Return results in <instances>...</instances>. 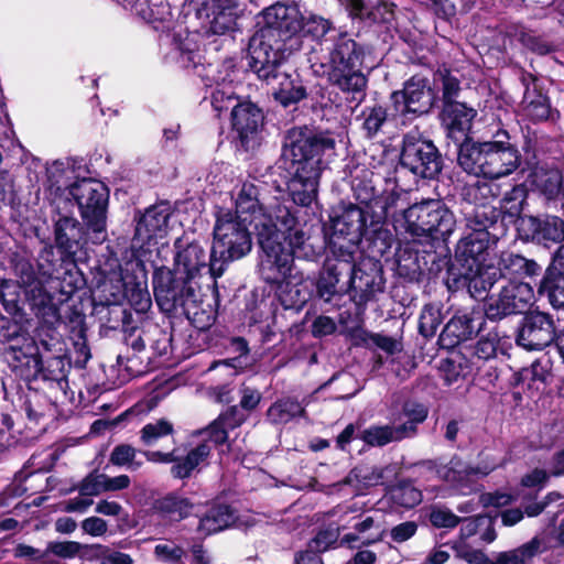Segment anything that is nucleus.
I'll return each mask as SVG.
<instances>
[{
    "instance_id": "20",
    "label": "nucleus",
    "mask_w": 564,
    "mask_h": 564,
    "mask_svg": "<svg viewBox=\"0 0 564 564\" xmlns=\"http://www.w3.org/2000/svg\"><path fill=\"white\" fill-rule=\"evenodd\" d=\"M348 278L350 289L358 304H366L376 294L381 293L384 288L381 265L372 259L364 260L357 265L355 261L351 262V271Z\"/></svg>"
},
{
    "instance_id": "14",
    "label": "nucleus",
    "mask_w": 564,
    "mask_h": 564,
    "mask_svg": "<svg viewBox=\"0 0 564 564\" xmlns=\"http://www.w3.org/2000/svg\"><path fill=\"white\" fill-rule=\"evenodd\" d=\"M175 249V269L173 272L195 284L203 275L209 274L216 281L225 272L224 260L214 257L213 250L208 254L205 248L197 241L184 243L183 240H177Z\"/></svg>"
},
{
    "instance_id": "2",
    "label": "nucleus",
    "mask_w": 564,
    "mask_h": 564,
    "mask_svg": "<svg viewBox=\"0 0 564 564\" xmlns=\"http://www.w3.org/2000/svg\"><path fill=\"white\" fill-rule=\"evenodd\" d=\"M9 268L17 280L0 279V302L12 316H21L24 305L46 324L59 321V304L67 301L74 288L61 286L58 279L36 274L32 262L19 253L9 259Z\"/></svg>"
},
{
    "instance_id": "56",
    "label": "nucleus",
    "mask_w": 564,
    "mask_h": 564,
    "mask_svg": "<svg viewBox=\"0 0 564 564\" xmlns=\"http://www.w3.org/2000/svg\"><path fill=\"white\" fill-rule=\"evenodd\" d=\"M527 198L524 186L517 185L507 192L501 199L500 208L509 218H518L519 220Z\"/></svg>"
},
{
    "instance_id": "60",
    "label": "nucleus",
    "mask_w": 564,
    "mask_h": 564,
    "mask_svg": "<svg viewBox=\"0 0 564 564\" xmlns=\"http://www.w3.org/2000/svg\"><path fill=\"white\" fill-rule=\"evenodd\" d=\"M453 550L458 558L468 564H492V561L480 550L468 544V540L458 538L453 544Z\"/></svg>"
},
{
    "instance_id": "32",
    "label": "nucleus",
    "mask_w": 564,
    "mask_h": 564,
    "mask_svg": "<svg viewBox=\"0 0 564 564\" xmlns=\"http://www.w3.org/2000/svg\"><path fill=\"white\" fill-rule=\"evenodd\" d=\"M519 230L538 242H560L564 239V221L556 216L538 218L525 216L520 219Z\"/></svg>"
},
{
    "instance_id": "23",
    "label": "nucleus",
    "mask_w": 564,
    "mask_h": 564,
    "mask_svg": "<svg viewBox=\"0 0 564 564\" xmlns=\"http://www.w3.org/2000/svg\"><path fill=\"white\" fill-rule=\"evenodd\" d=\"M205 70L204 76L209 80L206 85L212 88L210 105L217 116H220L224 110L234 107V102L237 100L236 72L231 64H223L219 69L208 65Z\"/></svg>"
},
{
    "instance_id": "10",
    "label": "nucleus",
    "mask_w": 564,
    "mask_h": 564,
    "mask_svg": "<svg viewBox=\"0 0 564 564\" xmlns=\"http://www.w3.org/2000/svg\"><path fill=\"white\" fill-rule=\"evenodd\" d=\"M454 214L440 199L413 204L403 212V227L413 239H446L455 228Z\"/></svg>"
},
{
    "instance_id": "50",
    "label": "nucleus",
    "mask_w": 564,
    "mask_h": 564,
    "mask_svg": "<svg viewBox=\"0 0 564 564\" xmlns=\"http://www.w3.org/2000/svg\"><path fill=\"white\" fill-rule=\"evenodd\" d=\"M370 446H384L391 442L404 440L397 426L392 425H372L364 430L359 436Z\"/></svg>"
},
{
    "instance_id": "17",
    "label": "nucleus",
    "mask_w": 564,
    "mask_h": 564,
    "mask_svg": "<svg viewBox=\"0 0 564 564\" xmlns=\"http://www.w3.org/2000/svg\"><path fill=\"white\" fill-rule=\"evenodd\" d=\"M534 300L533 288L525 282L510 281L499 293L490 295L484 306L488 319L499 321L525 312Z\"/></svg>"
},
{
    "instance_id": "7",
    "label": "nucleus",
    "mask_w": 564,
    "mask_h": 564,
    "mask_svg": "<svg viewBox=\"0 0 564 564\" xmlns=\"http://www.w3.org/2000/svg\"><path fill=\"white\" fill-rule=\"evenodd\" d=\"M384 224L378 227L370 225V214L361 206L349 204L341 213L333 219V236L329 248L332 253L339 252V249L351 251L355 257L358 243L364 236H369L375 245L380 241L378 253L383 256L393 242L392 234L383 228Z\"/></svg>"
},
{
    "instance_id": "3",
    "label": "nucleus",
    "mask_w": 564,
    "mask_h": 564,
    "mask_svg": "<svg viewBox=\"0 0 564 564\" xmlns=\"http://www.w3.org/2000/svg\"><path fill=\"white\" fill-rule=\"evenodd\" d=\"M335 155L336 140L328 132L306 127L288 132L283 158L290 174L288 191L294 204L306 207L316 199L322 172Z\"/></svg>"
},
{
    "instance_id": "15",
    "label": "nucleus",
    "mask_w": 564,
    "mask_h": 564,
    "mask_svg": "<svg viewBox=\"0 0 564 564\" xmlns=\"http://www.w3.org/2000/svg\"><path fill=\"white\" fill-rule=\"evenodd\" d=\"M194 282L166 269L159 268L153 274V289L156 304L161 311L173 313L178 308L184 312L187 306L196 303V288Z\"/></svg>"
},
{
    "instance_id": "21",
    "label": "nucleus",
    "mask_w": 564,
    "mask_h": 564,
    "mask_svg": "<svg viewBox=\"0 0 564 564\" xmlns=\"http://www.w3.org/2000/svg\"><path fill=\"white\" fill-rule=\"evenodd\" d=\"M171 215V206L165 202L147 208L137 221L132 247L143 250L148 246L149 249L153 241L163 238L167 234Z\"/></svg>"
},
{
    "instance_id": "40",
    "label": "nucleus",
    "mask_w": 564,
    "mask_h": 564,
    "mask_svg": "<svg viewBox=\"0 0 564 564\" xmlns=\"http://www.w3.org/2000/svg\"><path fill=\"white\" fill-rule=\"evenodd\" d=\"M459 538L469 540L474 538L475 542L491 543L496 540L495 519L488 514H480L474 518L462 519Z\"/></svg>"
},
{
    "instance_id": "57",
    "label": "nucleus",
    "mask_w": 564,
    "mask_h": 564,
    "mask_svg": "<svg viewBox=\"0 0 564 564\" xmlns=\"http://www.w3.org/2000/svg\"><path fill=\"white\" fill-rule=\"evenodd\" d=\"M174 433L173 424L165 419L145 424L140 431V440L147 446L155 445L161 438Z\"/></svg>"
},
{
    "instance_id": "13",
    "label": "nucleus",
    "mask_w": 564,
    "mask_h": 564,
    "mask_svg": "<svg viewBox=\"0 0 564 564\" xmlns=\"http://www.w3.org/2000/svg\"><path fill=\"white\" fill-rule=\"evenodd\" d=\"M286 55L270 56L268 63L257 64L254 59L249 61V66L258 78L272 85L274 99L283 107L296 105L306 98V88L297 75L293 76L283 69Z\"/></svg>"
},
{
    "instance_id": "26",
    "label": "nucleus",
    "mask_w": 564,
    "mask_h": 564,
    "mask_svg": "<svg viewBox=\"0 0 564 564\" xmlns=\"http://www.w3.org/2000/svg\"><path fill=\"white\" fill-rule=\"evenodd\" d=\"M521 84L524 87V94L519 105L520 115L532 122L550 119L552 117L551 102L543 93L538 78L532 74L523 73Z\"/></svg>"
},
{
    "instance_id": "44",
    "label": "nucleus",
    "mask_w": 564,
    "mask_h": 564,
    "mask_svg": "<svg viewBox=\"0 0 564 564\" xmlns=\"http://www.w3.org/2000/svg\"><path fill=\"white\" fill-rule=\"evenodd\" d=\"M480 327V323L477 325ZM476 330L475 318L468 314L454 316L444 327L441 334V340L445 343L449 339L448 345L455 346L459 341L467 340Z\"/></svg>"
},
{
    "instance_id": "8",
    "label": "nucleus",
    "mask_w": 564,
    "mask_h": 564,
    "mask_svg": "<svg viewBox=\"0 0 564 564\" xmlns=\"http://www.w3.org/2000/svg\"><path fill=\"white\" fill-rule=\"evenodd\" d=\"M346 171L350 178L354 197L359 203L358 206L370 214V225L372 227L384 224L390 215H394L401 197L397 185L378 194L372 181L373 172L366 164L350 161L346 165Z\"/></svg>"
},
{
    "instance_id": "22",
    "label": "nucleus",
    "mask_w": 564,
    "mask_h": 564,
    "mask_svg": "<svg viewBox=\"0 0 564 564\" xmlns=\"http://www.w3.org/2000/svg\"><path fill=\"white\" fill-rule=\"evenodd\" d=\"M391 100L400 115L427 112L433 101L429 79L421 75L412 76L402 90L391 95Z\"/></svg>"
},
{
    "instance_id": "27",
    "label": "nucleus",
    "mask_w": 564,
    "mask_h": 564,
    "mask_svg": "<svg viewBox=\"0 0 564 564\" xmlns=\"http://www.w3.org/2000/svg\"><path fill=\"white\" fill-rule=\"evenodd\" d=\"M262 123V111L252 102H239L232 107V130L246 150L253 149L258 144V134Z\"/></svg>"
},
{
    "instance_id": "25",
    "label": "nucleus",
    "mask_w": 564,
    "mask_h": 564,
    "mask_svg": "<svg viewBox=\"0 0 564 564\" xmlns=\"http://www.w3.org/2000/svg\"><path fill=\"white\" fill-rule=\"evenodd\" d=\"M555 336L552 318L542 312H531L522 321L517 335V344L527 350H542Z\"/></svg>"
},
{
    "instance_id": "47",
    "label": "nucleus",
    "mask_w": 564,
    "mask_h": 564,
    "mask_svg": "<svg viewBox=\"0 0 564 564\" xmlns=\"http://www.w3.org/2000/svg\"><path fill=\"white\" fill-rule=\"evenodd\" d=\"M172 48L167 54V57L178 64L181 67L188 68L191 66L196 67L199 59V54L196 50V45L188 37L173 39Z\"/></svg>"
},
{
    "instance_id": "36",
    "label": "nucleus",
    "mask_w": 564,
    "mask_h": 564,
    "mask_svg": "<svg viewBox=\"0 0 564 564\" xmlns=\"http://www.w3.org/2000/svg\"><path fill=\"white\" fill-rule=\"evenodd\" d=\"M489 245V232L481 229L469 232L457 243L456 257L463 261V268L482 263Z\"/></svg>"
},
{
    "instance_id": "19",
    "label": "nucleus",
    "mask_w": 564,
    "mask_h": 564,
    "mask_svg": "<svg viewBox=\"0 0 564 564\" xmlns=\"http://www.w3.org/2000/svg\"><path fill=\"white\" fill-rule=\"evenodd\" d=\"M498 466L497 463H485L473 467L459 458H452L448 464L436 469L437 477L449 484L462 495H469L477 490V479L487 476Z\"/></svg>"
},
{
    "instance_id": "64",
    "label": "nucleus",
    "mask_w": 564,
    "mask_h": 564,
    "mask_svg": "<svg viewBox=\"0 0 564 564\" xmlns=\"http://www.w3.org/2000/svg\"><path fill=\"white\" fill-rule=\"evenodd\" d=\"M498 192V185L478 181L467 188V196L476 205L485 206L490 199L497 197Z\"/></svg>"
},
{
    "instance_id": "61",
    "label": "nucleus",
    "mask_w": 564,
    "mask_h": 564,
    "mask_svg": "<svg viewBox=\"0 0 564 564\" xmlns=\"http://www.w3.org/2000/svg\"><path fill=\"white\" fill-rule=\"evenodd\" d=\"M362 129L368 138L375 137L387 120V111L382 106L367 107L362 111Z\"/></svg>"
},
{
    "instance_id": "1",
    "label": "nucleus",
    "mask_w": 564,
    "mask_h": 564,
    "mask_svg": "<svg viewBox=\"0 0 564 564\" xmlns=\"http://www.w3.org/2000/svg\"><path fill=\"white\" fill-rule=\"evenodd\" d=\"M260 247L258 270L269 284L279 283L296 271L294 260L314 261L319 251L310 242V235L297 216V210L284 205L275 207V221L263 216L256 224Z\"/></svg>"
},
{
    "instance_id": "43",
    "label": "nucleus",
    "mask_w": 564,
    "mask_h": 564,
    "mask_svg": "<svg viewBox=\"0 0 564 564\" xmlns=\"http://www.w3.org/2000/svg\"><path fill=\"white\" fill-rule=\"evenodd\" d=\"M387 469L388 468L361 465L354 468L343 480V484L352 486L356 491H362L366 488L384 484V473Z\"/></svg>"
},
{
    "instance_id": "41",
    "label": "nucleus",
    "mask_w": 564,
    "mask_h": 564,
    "mask_svg": "<svg viewBox=\"0 0 564 564\" xmlns=\"http://www.w3.org/2000/svg\"><path fill=\"white\" fill-rule=\"evenodd\" d=\"M243 421L245 414L238 406H231L203 430V434L212 437L215 443L224 444L228 438L229 430L240 426Z\"/></svg>"
},
{
    "instance_id": "53",
    "label": "nucleus",
    "mask_w": 564,
    "mask_h": 564,
    "mask_svg": "<svg viewBox=\"0 0 564 564\" xmlns=\"http://www.w3.org/2000/svg\"><path fill=\"white\" fill-rule=\"evenodd\" d=\"M442 322V305L438 303L426 304L420 314L419 332L425 338L433 337Z\"/></svg>"
},
{
    "instance_id": "58",
    "label": "nucleus",
    "mask_w": 564,
    "mask_h": 564,
    "mask_svg": "<svg viewBox=\"0 0 564 564\" xmlns=\"http://www.w3.org/2000/svg\"><path fill=\"white\" fill-rule=\"evenodd\" d=\"M499 336L496 332H489L487 335L480 336L473 347V364L477 361H488L496 357L499 345Z\"/></svg>"
},
{
    "instance_id": "51",
    "label": "nucleus",
    "mask_w": 564,
    "mask_h": 564,
    "mask_svg": "<svg viewBox=\"0 0 564 564\" xmlns=\"http://www.w3.org/2000/svg\"><path fill=\"white\" fill-rule=\"evenodd\" d=\"M135 265L139 268L143 281L137 282L133 288L127 290V297L135 312L145 313L152 305L151 296L145 283L147 272L141 259H137Z\"/></svg>"
},
{
    "instance_id": "55",
    "label": "nucleus",
    "mask_w": 564,
    "mask_h": 564,
    "mask_svg": "<svg viewBox=\"0 0 564 564\" xmlns=\"http://www.w3.org/2000/svg\"><path fill=\"white\" fill-rule=\"evenodd\" d=\"M138 451L129 444H119L110 453L109 462L113 466L126 467L128 470L135 471L143 465L142 460L137 459Z\"/></svg>"
},
{
    "instance_id": "52",
    "label": "nucleus",
    "mask_w": 564,
    "mask_h": 564,
    "mask_svg": "<svg viewBox=\"0 0 564 564\" xmlns=\"http://www.w3.org/2000/svg\"><path fill=\"white\" fill-rule=\"evenodd\" d=\"M550 369L549 359H538L519 372V380L522 383L528 382L529 389L540 390L550 376Z\"/></svg>"
},
{
    "instance_id": "11",
    "label": "nucleus",
    "mask_w": 564,
    "mask_h": 564,
    "mask_svg": "<svg viewBox=\"0 0 564 564\" xmlns=\"http://www.w3.org/2000/svg\"><path fill=\"white\" fill-rule=\"evenodd\" d=\"M249 225L245 218H237L230 209H220L216 214L212 250L214 257L224 260L225 269L229 262L241 259L251 251Z\"/></svg>"
},
{
    "instance_id": "54",
    "label": "nucleus",
    "mask_w": 564,
    "mask_h": 564,
    "mask_svg": "<svg viewBox=\"0 0 564 564\" xmlns=\"http://www.w3.org/2000/svg\"><path fill=\"white\" fill-rule=\"evenodd\" d=\"M193 505L188 499L170 495L159 501V509L172 521H181L192 512Z\"/></svg>"
},
{
    "instance_id": "12",
    "label": "nucleus",
    "mask_w": 564,
    "mask_h": 564,
    "mask_svg": "<svg viewBox=\"0 0 564 564\" xmlns=\"http://www.w3.org/2000/svg\"><path fill=\"white\" fill-rule=\"evenodd\" d=\"M69 193L75 199L83 220L94 232V242L105 240L109 192L99 181L84 178L70 186Z\"/></svg>"
},
{
    "instance_id": "16",
    "label": "nucleus",
    "mask_w": 564,
    "mask_h": 564,
    "mask_svg": "<svg viewBox=\"0 0 564 564\" xmlns=\"http://www.w3.org/2000/svg\"><path fill=\"white\" fill-rule=\"evenodd\" d=\"M400 163L421 178H434L442 170V158L437 148L416 130L404 135Z\"/></svg>"
},
{
    "instance_id": "45",
    "label": "nucleus",
    "mask_w": 564,
    "mask_h": 564,
    "mask_svg": "<svg viewBox=\"0 0 564 564\" xmlns=\"http://www.w3.org/2000/svg\"><path fill=\"white\" fill-rule=\"evenodd\" d=\"M539 293L546 296L554 308H564V272L547 269L540 283Z\"/></svg>"
},
{
    "instance_id": "48",
    "label": "nucleus",
    "mask_w": 564,
    "mask_h": 564,
    "mask_svg": "<svg viewBox=\"0 0 564 564\" xmlns=\"http://www.w3.org/2000/svg\"><path fill=\"white\" fill-rule=\"evenodd\" d=\"M427 414L429 410L425 405L416 402H405L403 405V415L408 420L397 426L402 437L408 438L414 436L417 431V425L426 420Z\"/></svg>"
},
{
    "instance_id": "62",
    "label": "nucleus",
    "mask_w": 564,
    "mask_h": 564,
    "mask_svg": "<svg viewBox=\"0 0 564 564\" xmlns=\"http://www.w3.org/2000/svg\"><path fill=\"white\" fill-rule=\"evenodd\" d=\"M231 349L238 352L239 357L214 361L208 369L214 370L219 367H224L229 370V376H235L237 373V369L241 368L240 358L246 356L249 349L247 341L241 337H237L231 340Z\"/></svg>"
},
{
    "instance_id": "59",
    "label": "nucleus",
    "mask_w": 564,
    "mask_h": 564,
    "mask_svg": "<svg viewBox=\"0 0 564 564\" xmlns=\"http://www.w3.org/2000/svg\"><path fill=\"white\" fill-rule=\"evenodd\" d=\"M391 499L395 505L414 508L422 501V492L410 481H403L391 489Z\"/></svg>"
},
{
    "instance_id": "31",
    "label": "nucleus",
    "mask_w": 564,
    "mask_h": 564,
    "mask_svg": "<svg viewBox=\"0 0 564 564\" xmlns=\"http://www.w3.org/2000/svg\"><path fill=\"white\" fill-rule=\"evenodd\" d=\"M202 441L193 446L185 456L177 453V462L171 467V474L174 478L185 479L192 476L193 471L208 464L212 451L220 443H215L212 437L199 432Z\"/></svg>"
},
{
    "instance_id": "9",
    "label": "nucleus",
    "mask_w": 564,
    "mask_h": 564,
    "mask_svg": "<svg viewBox=\"0 0 564 564\" xmlns=\"http://www.w3.org/2000/svg\"><path fill=\"white\" fill-rule=\"evenodd\" d=\"M0 344L4 360L22 379H58L54 371L45 369L35 341L18 325H9L0 332Z\"/></svg>"
},
{
    "instance_id": "38",
    "label": "nucleus",
    "mask_w": 564,
    "mask_h": 564,
    "mask_svg": "<svg viewBox=\"0 0 564 564\" xmlns=\"http://www.w3.org/2000/svg\"><path fill=\"white\" fill-rule=\"evenodd\" d=\"M496 268H499L501 278L532 276L541 270L535 261L509 251L501 252Z\"/></svg>"
},
{
    "instance_id": "5",
    "label": "nucleus",
    "mask_w": 564,
    "mask_h": 564,
    "mask_svg": "<svg viewBox=\"0 0 564 564\" xmlns=\"http://www.w3.org/2000/svg\"><path fill=\"white\" fill-rule=\"evenodd\" d=\"M491 141L463 142L459 145L457 162L474 176L498 180L512 174L520 166L521 155L510 142L507 131H498Z\"/></svg>"
},
{
    "instance_id": "49",
    "label": "nucleus",
    "mask_w": 564,
    "mask_h": 564,
    "mask_svg": "<svg viewBox=\"0 0 564 564\" xmlns=\"http://www.w3.org/2000/svg\"><path fill=\"white\" fill-rule=\"evenodd\" d=\"M532 184L549 199H552L561 192L562 175L557 170L536 169L532 173Z\"/></svg>"
},
{
    "instance_id": "39",
    "label": "nucleus",
    "mask_w": 564,
    "mask_h": 564,
    "mask_svg": "<svg viewBox=\"0 0 564 564\" xmlns=\"http://www.w3.org/2000/svg\"><path fill=\"white\" fill-rule=\"evenodd\" d=\"M236 520L234 510L227 505L213 506L199 519L197 532L203 536L220 532L229 528Z\"/></svg>"
},
{
    "instance_id": "24",
    "label": "nucleus",
    "mask_w": 564,
    "mask_h": 564,
    "mask_svg": "<svg viewBox=\"0 0 564 564\" xmlns=\"http://www.w3.org/2000/svg\"><path fill=\"white\" fill-rule=\"evenodd\" d=\"M242 13L243 8L238 0H205L197 11L198 18L207 20L214 34L235 31Z\"/></svg>"
},
{
    "instance_id": "63",
    "label": "nucleus",
    "mask_w": 564,
    "mask_h": 564,
    "mask_svg": "<svg viewBox=\"0 0 564 564\" xmlns=\"http://www.w3.org/2000/svg\"><path fill=\"white\" fill-rule=\"evenodd\" d=\"M303 28L313 37L321 40V43L325 39H332V36H338L339 33L332 26V23L318 15H311L306 22H303Z\"/></svg>"
},
{
    "instance_id": "42",
    "label": "nucleus",
    "mask_w": 564,
    "mask_h": 564,
    "mask_svg": "<svg viewBox=\"0 0 564 564\" xmlns=\"http://www.w3.org/2000/svg\"><path fill=\"white\" fill-rule=\"evenodd\" d=\"M544 549L543 540L534 536L513 550L500 552L492 564H531L533 558L541 554Z\"/></svg>"
},
{
    "instance_id": "29",
    "label": "nucleus",
    "mask_w": 564,
    "mask_h": 564,
    "mask_svg": "<svg viewBox=\"0 0 564 564\" xmlns=\"http://www.w3.org/2000/svg\"><path fill=\"white\" fill-rule=\"evenodd\" d=\"M231 199L235 204L232 212L237 218H245L248 223L260 221L263 216H270L275 221V214L265 213L260 187L253 182H242L231 191Z\"/></svg>"
},
{
    "instance_id": "46",
    "label": "nucleus",
    "mask_w": 564,
    "mask_h": 564,
    "mask_svg": "<svg viewBox=\"0 0 564 564\" xmlns=\"http://www.w3.org/2000/svg\"><path fill=\"white\" fill-rule=\"evenodd\" d=\"M305 412L304 406L291 398L280 399L267 412L268 420L273 424H286Z\"/></svg>"
},
{
    "instance_id": "18",
    "label": "nucleus",
    "mask_w": 564,
    "mask_h": 564,
    "mask_svg": "<svg viewBox=\"0 0 564 564\" xmlns=\"http://www.w3.org/2000/svg\"><path fill=\"white\" fill-rule=\"evenodd\" d=\"M357 508L348 507L340 516V523L337 530L352 529V531L344 533L341 543L350 547L360 545H371L383 540L384 530L381 524L371 516L357 513Z\"/></svg>"
},
{
    "instance_id": "4",
    "label": "nucleus",
    "mask_w": 564,
    "mask_h": 564,
    "mask_svg": "<svg viewBox=\"0 0 564 564\" xmlns=\"http://www.w3.org/2000/svg\"><path fill=\"white\" fill-rule=\"evenodd\" d=\"M319 45V62L312 64L314 72L360 104L368 85V77L362 72L366 47L346 34L325 39Z\"/></svg>"
},
{
    "instance_id": "33",
    "label": "nucleus",
    "mask_w": 564,
    "mask_h": 564,
    "mask_svg": "<svg viewBox=\"0 0 564 564\" xmlns=\"http://www.w3.org/2000/svg\"><path fill=\"white\" fill-rule=\"evenodd\" d=\"M460 280L475 299L484 297L487 292L501 279L499 268L495 263H479L464 268Z\"/></svg>"
},
{
    "instance_id": "30",
    "label": "nucleus",
    "mask_w": 564,
    "mask_h": 564,
    "mask_svg": "<svg viewBox=\"0 0 564 564\" xmlns=\"http://www.w3.org/2000/svg\"><path fill=\"white\" fill-rule=\"evenodd\" d=\"M278 295L285 308H302L312 297L315 282L303 274L301 271H294L283 281L276 283Z\"/></svg>"
},
{
    "instance_id": "28",
    "label": "nucleus",
    "mask_w": 564,
    "mask_h": 564,
    "mask_svg": "<svg viewBox=\"0 0 564 564\" xmlns=\"http://www.w3.org/2000/svg\"><path fill=\"white\" fill-rule=\"evenodd\" d=\"M333 258L327 257L323 271L316 282V291L321 299L329 302L337 293V284L343 275L349 276L351 262L355 257L351 251L340 248L339 252L332 253Z\"/></svg>"
},
{
    "instance_id": "37",
    "label": "nucleus",
    "mask_w": 564,
    "mask_h": 564,
    "mask_svg": "<svg viewBox=\"0 0 564 564\" xmlns=\"http://www.w3.org/2000/svg\"><path fill=\"white\" fill-rule=\"evenodd\" d=\"M83 239L84 229L77 219L62 217L55 224V242L62 252L74 254Z\"/></svg>"
},
{
    "instance_id": "6",
    "label": "nucleus",
    "mask_w": 564,
    "mask_h": 564,
    "mask_svg": "<svg viewBox=\"0 0 564 564\" xmlns=\"http://www.w3.org/2000/svg\"><path fill=\"white\" fill-rule=\"evenodd\" d=\"M260 29L249 41V58L263 66L270 56L285 55V41L303 29L297 6L276 2L261 12Z\"/></svg>"
},
{
    "instance_id": "34",
    "label": "nucleus",
    "mask_w": 564,
    "mask_h": 564,
    "mask_svg": "<svg viewBox=\"0 0 564 564\" xmlns=\"http://www.w3.org/2000/svg\"><path fill=\"white\" fill-rule=\"evenodd\" d=\"M123 8L130 9L145 22L159 30L169 28L172 20L171 7L165 0H117Z\"/></svg>"
},
{
    "instance_id": "35",
    "label": "nucleus",
    "mask_w": 564,
    "mask_h": 564,
    "mask_svg": "<svg viewBox=\"0 0 564 564\" xmlns=\"http://www.w3.org/2000/svg\"><path fill=\"white\" fill-rule=\"evenodd\" d=\"M476 110L460 102L445 104L443 110V122L448 131V135L456 140H464L471 129Z\"/></svg>"
}]
</instances>
